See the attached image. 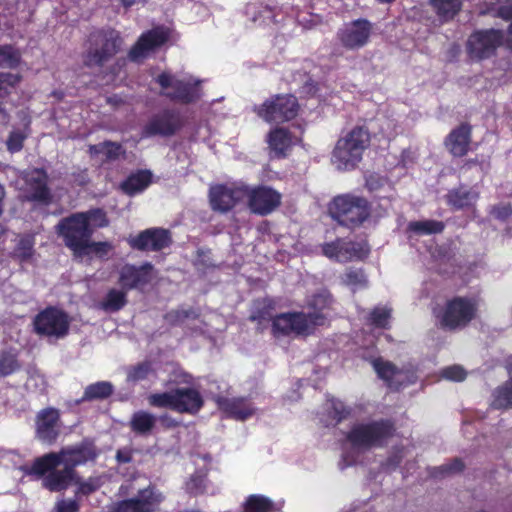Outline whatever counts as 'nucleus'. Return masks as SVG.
I'll list each match as a JSON object with an SVG mask.
<instances>
[{
    "label": "nucleus",
    "instance_id": "4468645a",
    "mask_svg": "<svg viewBox=\"0 0 512 512\" xmlns=\"http://www.w3.org/2000/svg\"><path fill=\"white\" fill-rule=\"evenodd\" d=\"M373 25L367 19H357L346 23L337 32V39L347 50H358L369 42Z\"/></svg>",
    "mask_w": 512,
    "mask_h": 512
},
{
    "label": "nucleus",
    "instance_id": "f257e3e1",
    "mask_svg": "<svg viewBox=\"0 0 512 512\" xmlns=\"http://www.w3.org/2000/svg\"><path fill=\"white\" fill-rule=\"evenodd\" d=\"M332 303L327 291L314 294L307 302L309 313H283L272 319V334L275 337L289 335H310L318 326L327 323L326 311Z\"/></svg>",
    "mask_w": 512,
    "mask_h": 512
},
{
    "label": "nucleus",
    "instance_id": "8fccbe9b",
    "mask_svg": "<svg viewBox=\"0 0 512 512\" xmlns=\"http://www.w3.org/2000/svg\"><path fill=\"white\" fill-rule=\"evenodd\" d=\"M328 409L331 410V417L336 422H340L350 414V410L341 401L336 399L329 400Z\"/></svg>",
    "mask_w": 512,
    "mask_h": 512
},
{
    "label": "nucleus",
    "instance_id": "bf43d9fd",
    "mask_svg": "<svg viewBox=\"0 0 512 512\" xmlns=\"http://www.w3.org/2000/svg\"><path fill=\"white\" fill-rule=\"evenodd\" d=\"M512 213V209L510 206H498L493 208V214L497 218H506Z\"/></svg>",
    "mask_w": 512,
    "mask_h": 512
},
{
    "label": "nucleus",
    "instance_id": "9b49d317",
    "mask_svg": "<svg viewBox=\"0 0 512 512\" xmlns=\"http://www.w3.org/2000/svg\"><path fill=\"white\" fill-rule=\"evenodd\" d=\"M157 82L163 90V95L182 103L194 102L201 96L197 87L199 80L183 82L168 73H162L157 77Z\"/></svg>",
    "mask_w": 512,
    "mask_h": 512
},
{
    "label": "nucleus",
    "instance_id": "338daca9",
    "mask_svg": "<svg viewBox=\"0 0 512 512\" xmlns=\"http://www.w3.org/2000/svg\"><path fill=\"white\" fill-rule=\"evenodd\" d=\"M6 97L5 91L0 90V100Z\"/></svg>",
    "mask_w": 512,
    "mask_h": 512
},
{
    "label": "nucleus",
    "instance_id": "ddd939ff",
    "mask_svg": "<svg viewBox=\"0 0 512 512\" xmlns=\"http://www.w3.org/2000/svg\"><path fill=\"white\" fill-rule=\"evenodd\" d=\"M181 114L174 110H164L153 115L142 129V137H169L183 126Z\"/></svg>",
    "mask_w": 512,
    "mask_h": 512
},
{
    "label": "nucleus",
    "instance_id": "864d4df0",
    "mask_svg": "<svg viewBox=\"0 0 512 512\" xmlns=\"http://www.w3.org/2000/svg\"><path fill=\"white\" fill-rule=\"evenodd\" d=\"M79 503L76 499H59L52 512H78Z\"/></svg>",
    "mask_w": 512,
    "mask_h": 512
},
{
    "label": "nucleus",
    "instance_id": "9d476101",
    "mask_svg": "<svg viewBox=\"0 0 512 512\" xmlns=\"http://www.w3.org/2000/svg\"><path fill=\"white\" fill-rule=\"evenodd\" d=\"M163 500V494L154 485H149L139 490L135 497L114 502L110 512H156Z\"/></svg>",
    "mask_w": 512,
    "mask_h": 512
},
{
    "label": "nucleus",
    "instance_id": "39448f33",
    "mask_svg": "<svg viewBox=\"0 0 512 512\" xmlns=\"http://www.w3.org/2000/svg\"><path fill=\"white\" fill-rule=\"evenodd\" d=\"M329 211L332 218L347 227L359 226L370 216L368 201L349 194L335 197Z\"/></svg>",
    "mask_w": 512,
    "mask_h": 512
},
{
    "label": "nucleus",
    "instance_id": "4c0bfd02",
    "mask_svg": "<svg viewBox=\"0 0 512 512\" xmlns=\"http://www.w3.org/2000/svg\"><path fill=\"white\" fill-rule=\"evenodd\" d=\"M492 406L496 409L512 407V381L508 380L495 390Z\"/></svg>",
    "mask_w": 512,
    "mask_h": 512
},
{
    "label": "nucleus",
    "instance_id": "f03ea898",
    "mask_svg": "<svg viewBox=\"0 0 512 512\" xmlns=\"http://www.w3.org/2000/svg\"><path fill=\"white\" fill-rule=\"evenodd\" d=\"M86 460L82 450L63 449L51 452L34 460L27 474L37 477L49 474L51 480H75L74 468Z\"/></svg>",
    "mask_w": 512,
    "mask_h": 512
},
{
    "label": "nucleus",
    "instance_id": "ea45409f",
    "mask_svg": "<svg viewBox=\"0 0 512 512\" xmlns=\"http://www.w3.org/2000/svg\"><path fill=\"white\" fill-rule=\"evenodd\" d=\"M463 469V462L460 459H454L449 463L433 468L432 476L435 478L457 477Z\"/></svg>",
    "mask_w": 512,
    "mask_h": 512
},
{
    "label": "nucleus",
    "instance_id": "e433bc0d",
    "mask_svg": "<svg viewBox=\"0 0 512 512\" xmlns=\"http://www.w3.org/2000/svg\"><path fill=\"white\" fill-rule=\"evenodd\" d=\"M444 223L436 220L413 221L408 224V229L419 235L441 233L444 230Z\"/></svg>",
    "mask_w": 512,
    "mask_h": 512
},
{
    "label": "nucleus",
    "instance_id": "a19ab883",
    "mask_svg": "<svg viewBox=\"0 0 512 512\" xmlns=\"http://www.w3.org/2000/svg\"><path fill=\"white\" fill-rule=\"evenodd\" d=\"M342 282L355 291L365 287L367 279L361 269H348L342 276Z\"/></svg>",
    "mask_w": 512,
    "mask_h": 512
},
{
    "label": "nucleus",
    "instance_id": "b1692460",
    "mask_svg": "<svg viewBox=\"0 0 512 512\" xmlns=\"http://www.w3.org/2000/svg\"><path fill=\"white\" fill-rule=\"evenodd\" d=\"M471 129L469 124L463 123L449 133L445 145L452 155L462 157L467 154L471 142Z\"/></svg>",
    "mask_w": 512,
    "mask_h": 512
},
{
    "label": "nucleus",
    "instance_id": "5701e85b",
    "mask_svg": "<svg viewBox=\"0 0 512 512\" xmlns=\"http://www.w3.org/2000/svg\"><path fill=\"white\" fill-rule=\"evenodd\" d=\"M28 198L44 204L50 203L52 196L47 187V174L41 169H33L26 175Z\"/></svg>",
    "mask_w": 512,
    "mask_h": 512
},
{
    "label": "nucleus",
    "instance_id": "0eeeda50",
    "mask_svg": "<svg viewBox=\"0 0 512 512\" xmlns=\"http://www.w3.org/2000/svg\"><path fill=\"white\" fill-rule=\"evenodd\" d=\"M89 42V48L84 55V63L89 67L104 65L117 54L121 46V38L115 30L93 33Z\"/></svg>",
    "mask_w": 512,
    "mask_h": 512
},
{
    "label": "nucleus",
    "instance_id": "423d86ee",
    "mask_svg": "<svg viewBox=\"0 0 512 512\" xmlns=\"http://www.w3.org/2000/svg\"><path fill=\"white\" fill-rule=\"evenodd\" d=\"M56 231L63 237L65 245L78 255L84 254L93 234L84 213H75L62 219L57 224Z\"/></svg>",
    "mask_w": 512,
    "mask_h": 512
},
{
    "label": "nucleus",
    "instance_id": "680f3d73",
    "mask_svg": "<svg viewBox=\"0 0 512 512\" xmlns=\"http://www.w3.org/2000/svg\"><path fill=\"white\" fill-rule=\"evenodd\" d=\"M507 369H508V373H509V376H510V381H512V356L509 357L508 361H507Z\"/></svg>",
    "mask_w": 512,
    "mask_h": 512
},
{
    "label": "nucleus",
    "instance_id": "a878e982",
    "mask_svg": "<svg viewBox=\"0 0 512 512\" xmlns=\"http://www.w3.org/2000/svg\"><path fill=\"white\" fill-rule=\"evenodd\" d=\"M88 152L92 158L99 159L101 162H111L125 158L126 153L121 144L112 141L90 145Z\"/></svg>",
    "mask_w": 512,
    "mask_h": 512
},
{
    "label": "nucleus",
    "instance_id": "2f4dec72",
    "mask_svg": "<svg viewBox=\"0 0 512 512\" xmlns=\"http://www.w3.org/2000/svg\"><path fill=\"white\" fill-rule=\"evenodd\" d=\"M114 387L112 383L108 381H100L88 385L85 388L84 394L81 398V402L103 400L112 395Z\"/></svg>",
    "mask_w": 512,
    "mask_h": 512
},
{
    "label": "nucleus",
    "instance_id": "f704fd0d",
    "mask_svg": "<svg viewBox=\"0 0 512 512\" xmlns=\"http://www.w3.org/2000/svg\"><path fill=\"white\" fill-rule=\"evenodd\" d=\"M373 366L378 376L388 382L389 386H395L399 382L402 372L392 363L377 359L373 361Z\"/></svg>",
    "mask_w": 512,
    "mask_h": 512
},
{
    "label": "nucleus",
    "instance_id": "37998d69",
    "mask_svg": "<svg viewBox=\"0 0 512 512\" xmlns=\"http://www.w3.org/2000/svg\"><path fill=\"white\" fill-rule=\"evenodd\" d=\"M199 313L192 308L189 309H176L168 312L165 315V320L171 325H180L187 319H197Z\"/></svg>",
    "mask_w": 512,
    "mask_h": 512
},
{
    "label": "nucleus",
    "instance_id": "052dcab7",
    "mask_svg": "<svg viewBox=\"0 0 512 512\" xmlns=\"http://www.w3.org/2000/svg\"><path fill=\"white\" fill-rule=\"evenodd\" d=\"M116 458L118 462L127 463L131 460V453L128 450H119Z\"/></svg>",
    "mask_w": 512,
    "mask_h": 512
},
{
    "label": "nucleus",
    "instance_id": "5fc2aeb1",
    "mask_svg": "<svg viewBox=\"0 0 512 512\" xmlns=\"http://www.w3.org/2000/svg\"><path fill=\"white\" fill-rule=\"evenodd\" d=\"M24 139H25V135L22 132H20V131L11 132L6 141L7 149L10 152L20 151L23 147Z\"/></svg>",
    "mask_w": 512,
    "mask_h": 512
},
{
    "label": "nucleus",
    "instance_id": "c85d7f7f",
    "mask_svg": "<svg viewBox=\"0 0 512 512\" xmlns=\"http://www.w3.org/2000/svg\"><path fill=\"white\" fill-rule=\"evenodd\" d=\"M433 11L441 22L452 20L461 10V0H429Z\"/></svg>",
    "mask_w": 512,
    "mask_h": 512
},
{
    "label": "nucleus",
    "instance_id": "6e6d98bb",
    "mask_svg": "<svg viewBox=\"0 0 512 512\" xmlns=\"http://www.w3.org/2000/svg\"><path fill=\"white\" fill-rule=\"evenodd\" d=\"M113 249V245L110 242H91L87 245V249L84 253L92 252L98 256H105Z\"/></svg>",
    "mask_w": 512,
    "mask_h": 512
},
{
    "label": "nucleus",
    "instance_id": "cd10ccee",
    "mask_svg": "<svg viewBox=\"0 0 512 512\" xmlns=\"http://www.w3.org/2000/svg\"><path fill=\"white\" fill-rule=\"evenodd\" d=\"M268 143L270 149L275 153L277 157H283L286 155L287 150L291 148L295 141L287 130L283 128H277L270 132Z\"/></svg>",
    "mask_w": 512,
    "mask_h": 512
},
{
    "label": "nucleus",
    "instance_id": "412c9836",
    "mask_svg": "<svg viewBox=\"0 0 512 512\" xmlns=\"http://www.w3.org/2000/svg\"><path fill=\"white\" fill-rule=\"evenodd\" d=\"M153 279V265L145 263L139 267L126 264L119 272V284L124 290L141 289Z\"/></svg>",
    "mask_w": 512,
    "mask_h": 512
},
{
    "label": "nucleus",
    "instance_id": "a211bd4d",
    "mask_svg": "<svg viewBox=\"0 0 512 512\" xmlns=\"http://www.w3.org/2000/svg\"><path fill=\"white\" fill-rule=\"evenodd\" d=\"M245 197L248 198V207L251 212L262 216L270 214L281 203L280 193L266 186L248 188Z\"/></svg>",
    "mask_w": 512,
    "mask_h": 512
},
{
    "label": "nucleus",
    "instance_id": "aec40b11",
    "mask_svg": "<svg viewBox=\"0 0 512 512\" xmlns=\"http://www.w3.org/2000/svg\"><path fill=\"white\" fill-rule=\"evenodd\" d=\"M128 243L133 249L140 251H159L170 245L171 235L166 229L150 228L129 238Z\"/></svg>",
    "mask_w": 512,
    "mask_h": 512
},
{
    "label": "nucleus",
    "instance_id": "e2e57ef3",
    "mask_svg": "<svg viewBox=\"0 0 512 512\" xmlns=\"http://www.w3.org/2000/svg\"><path fill=\"white\" fill-rule=\"evenodd\" d=\"M122 3L125 7H131L136 3V0H122Z\"/></svg>",
    "mask_w": 512,
    "mask_h": 512
},
{
    "label": "nucleus",
    "instance_id": "0e129e2a",
    "mask_svg": "<svg viewBox=\"0 0 512 512\" xmlns=\"http://www.w3.org/2000/svg\"><path fill=\"white\" fill-rule=\"evenodd\" d=\"M343 460L346 463V466L351 465L352 463L355 462L354 457H351L350 459H347V456H344Z\"/></svg>",
    "mask_w": 512,
    "mask_h": 512
},
{
    "label": "nucleus",
    "instance_id": "4d7b16f0",
    "mask_svg": "<svg viewBox=\"0 0 512 512\" xmlns=\"http://www.w3.org/2000/svg\"><path fill=\"white\" fill-rule=\"evenodd\" d=\"M77 484H80L78 487L76 493L81 492L83 494H88L90 492H93L94 490H97L100 488V482H76Z\"/></svg>",
    "mask_w": 512,
    "mask_h": 512
},
{
    "label": "nucleus",
    "instance_id": "3c124183",
    "mask_svg": "<svg viewBox=\"0 0 512 512\" xmlns=\"http://www.w3.org/2000/svg\"><path fill=\"white\" fill-rule=\"evenodd\" d=\"M466 371L459 365L446 367L442 370L441 376L451 381H463L466 378Z\"/></svg>",
    "mask_w": 512,
    "mask_h": 512
},
{
    "label": "nucleus",
    "instance_id": "2eb2a0df",
    "mask_svg": "<svg viewBox=\"0 0 512 512\" xmlns=\"http://www.w3.org/2000/svg\"><path fill=\"white\" fill-rule=\"evenodd\" d=\"M298 112V103L293 95L277 96L266 101L259 109L258 115L267 122H283L294 118Z\"/></svg>",
    "mask_w": 512,
    "mask_h": 512
},
{
    "label": "nucleus",
    "instance_id": "4be33fe9",
    "mask_svg": "<svg viewBox=\"0 0 512 512\" xmlns=\"http://www.w3.org/2000/svg\"><path fill=\"white\" fill-rule=\"evenodd\" d=\"M60 414L57 409L46 408L36 417V435L42 442L52 444L59 435Z\"/></svg>",
    "mask_w": 512,
    "mask_h": 512
},
{
    "label": "nucleus",
    "instance_id": "6ab92c4d",
    "mask_svg": "<svg viewBox=\"0 0 512 512\" xmlns=\"http://www.w3.org/2000/svg\"><path fill=\"white\" fill-rule=\"evenodd\" d=\"M248 192L247 186L217 185L211 187L209 197L213 210L227 212L243 199Z\"/></svg>",
    "mask_w": 512,
    "mask_h": 512
},
{
    "label": "nucleus",
    "instance_id": "c9c22d12",
    "mask_svg": "<svg viewBox=\"0 0 512 512\" xmlns=\"http://www.w3.org/2000/svg\"><path fill=\"white\" fill-rule=\"evenodd\" d=\"M149 183L150 174L147 172H139L131 175L126 181H124L121 188L125 193L133 195L144 190Z\"/></svg>",
    "mask_w": 512,
    "mask_h": 512
},
{
    "label": "nucleus",
    "instance_id": "79ce46f5",
    "mask_svg": "<svg viewBox=\"0 0 512 512\" xmlns=\"http://www.w3.org/2000/svg\"><path fill=\"white\" fill-rule=\"evenodd\" d=\"M126 304V290L111 289L103 303V307L109 311H118Z\"/></svg>",
    "mask_w": 512,
    "mask_h": 512
},
{
    "label": "nucleus",
    "instance_id": "dca6fc26",
    "mask_svg": "<svg viewBox=\"0 0 512 512\" xmlns=\"http://www.w3.org/2000/svg\"><path fill=\"white\" fill-rule=\"evenodd\" d=\"M369 251V246L365 241L353 242L337 239L322 245L323 255L338 262L363 259L369 254Z\"/></svg>",
    "mask_w": 512,
    "mask_h": 512
},
{
    "label": "nucleus",
    "instance_id": "7c9ffc66",
    "mask_svg": "<svg viewBox=\"0 0 512 512\" xmlns=\"http://www.w3.org/2000/svg\"><path fill=\"white\" fill-rule=\"evenodd\" d=\"M156 421L155 415L146 411H138L132 415L130 427L138 434H149L155 427Z\"/></svg>",
    "mask_w": 512,
    "mask_h": 512
},
{
    "label": "nucleus",
    "instance_id": "20e7f679",
    "mask_svg": "<svg viewBox=\"0 0 512 512\" xmlns=\"http://www.w3.org/2000/svg\"><path fill=\"white\" fill-rule=\"evenodd\" d=\"M395 429L388 420L372 421L353 426L347 441L357 452L382 447L393 436Z\"/></svg>",
    "mask_w": 512,
    "mask_h": 512
},
{
    "label": "nucleus",
    "instance_id": "49530a36",
    "mask_svg": "<svg viewBox=\"0 0 512 512\" xmlns=\"http://www.w3.org/2000/svg\"><path fill=\"white\" fill-rule=\"evenodd\" d=\"M391 317V309L387 307H376L370 314V322L379 328H387Z\"/></svg>",
    "mask_w": 512,
    "mask_h": 512
},
{
    "label": "nucleus",
    "instance_id": "393cba45",
    "mask_svg": "<svg viewBox=\"0 0 512 512\" xmlns=\"http://www.w3.org/2000/svg\"><path fill=\"white\" fill-rule=\"evenodd\" d=\"M219 408L236 420H245L254 414L255 409L244 398H220Z\"/></svg>",
    "mask_w": 512,
    "mask_h": 512
},
{
    "label": "nucleus",
    "instance_id": "6e6552de",
    "mask_svg": "<svg viewBox=\"0 0 512 512\" xmlns=\"http://www.w3.org/2000/svg\"><path fill=\"white\" fill-rule=\"evenodd\" d=\"M475 300L465 297H454L448 300L443 310L437 314L440 326L448 330L466 327L477 314Z\"/></svg>",
    "mask_w": 512,
    "mask_h": 512
},
{
    "label": "nucleus",
    "instance_id": "c03bdc74",
    "mask_svg": "<svg viewBox=\"0 0 512 512\" xmlns=\"http://www.w3.org/2000/svg\"><path fill=\"white\" fill-rule=\"evenodd\" d=\"M20 62V54L10 45H0V67L14 68Z\"/></svg>",
    "mask_w": 512,
    "mask_h": 512
},
{
    "label": "nucleus",
    "instance_id": "473e14b6",
    "mask_svg": "<svg viewBox=\"0 0 512 512\" xmlns=\"http://www.w3.org/2000/svg\"><path fill=\"white\" fill-rule=\"evenodd\" d=\"M447 202L456 209L468 207L476 202L478 194L463 188L455 189L447 194Z\"/></svg>",
    "mask_w": 512,
    "mask_h": 512
},
{
    "label": "nucleus",
    "instance_id": "603ef678",
    "mask_svg": "<svg viewBox=\"0 0 512 512\" xmlns=\"http://www.w3.org/2000/svg\"><path fill=\"white\" fill-rule=\"evenodd\" d=\"M21 81V76L14 73H0V90L5 91L6 96L9 89L15 87Z\"/></svg>",
    "mask_w": 512,
    "mask_h": 512
},
{
    "label": "nucleus",
    "instance_id": "09e8293b",
    "mask_svg": "<svg viewBox=\"0 0 512 512\" xmlns=\"http://www.w3.org/2000/svg\"><path fill=\"white\" fill-rule=\"evenodd\" d=\"M151 366L149 363H140L129 369L127 379L128 381L137 382L144 380L151 373Z\"/></svg>",
    "mask_w": 512,
    "mask_h": 512
},
{
    "label": "nucleus",
    "instance_id": "774afa93",
    "mask_svg": "<svg viewBox=\"0 0 512 512\" xmlns=\"http://www.w3.org/2000/svg\"><path fill=\"white\" fill-rule=\"evenodd\" d=\"M250 319H251L252 321H256V320H258V319H259V316H257V315H252V316L250 317Z\"/></svg>",
    "mask_w": 512,
    "mask_h": 512
},
{
    "label": "nucleus",
    "instance_id": "f3484780",
    "mask_svg": "<svg viewBox=\"0 0 512 512\" xmlns=\"http://www.w3.org/2000/svg\"><path fill=\"white\" fill-rule=\"evenodd\" d=\"M170 37V30L159 26L143 33L129 52L132 61L139 62L161 47Z\"/></svg>",
    "mask_w": 512,
    "mask_h": 512
},
{
    "label": "nucleus",
    "instance_id": "7ed1b4c3",
    "mask_svg": "<svg viewBox=\"0 0 512 512\" xmlns=\"http://www.w3.org/2000/svg\"><path fill=\"white\" fill-rule=\"evenodd\" d=\"M369 130L356 126L338 139L332 153V163L338 170H352L363 158L365 150L370 146Z\"/></svg>",
    "mask_w": 512,
    "mask_h": 512
},
{
    "label": "nucleus",
    "instance_id": "13d9d810",
    "mask_svg": "<svg viewBox=\"0 0 512 512\" xmlns=\"http://www.w3.org/2000/svg\"><path fill=\"white\" fill-rule=\"evenodd\" d=\"M70 483L71 482H42V485L49 491L58 492L67 489Z\"/></svg>",
    "mask_w": 512,
    "mask_h": 512
},
{
    "label": "nucleus",
    "instance_id": "bb28decb",
    "mask_svg": "<svg viewBox=\"0 0 512 512\" xmlns=\"http://www.w3.org/2000/svg\"><path fill=\"white\" fill-rule=\"evenodd\" d=\"M178 399L176 401V411L195 413L203 405V399L198 391L191 388L177 389Z\"/></svg>",
    "mask_w": 512,
    "mask_h": 512
},
{
    "label": "nucleus",
    "instance_id": "f8f14e48",
    "mask_svg": "<svg viewBox=\"0 0 512 512\" xmlns=\"http://www.w3.org/2000/svg\"><path fill=\"white\" fill-rule=\"evenodd\" d=\"M504 43V35L500 30H481L470 35L467 50L471 58L483 59L493 55Z\"/></svg>",
    "mask_w": 512,
    "mask_h": 512
},
{
    "label": "nucleus",
    "instance_id": "72a5a7b5",
    "mask_svg": "<svg viewBox=\"0 0 512 512\" xmlns=\"http://www.w3.org/2000/svg\"><path fill=\"white\" fill-rule=\"evenodd\" d=\"M34 254V238L32 236H24L19 239L12 256L20 263H31Z\"/></svg>",
    "mask_w": 512,
    "mask_h": 512
},
{
    "label": "nucleus",
    "instance_id": "58836bf2",
    "mask_svg": "<svg viewBox=\"0 0 512 512\" xmlns=\"http://www.w3.org/2000/svg\"><path fill=\"white\" fill-rule=\"evenodd\" d=\"M177 389L171 392L155 393L148 397L151 406L159 408H170L176 411Z\"/></svg>",
    "mask_w": 512,
    "mask_h": 512
},
{
    "label": "nucleus",
    "instance_id": "1a4fd4ad",
    "mask_svg": "<svg viewBox=\"0 0 512 512\" xmlns=\"http://www.w3.org/2000/svg\"><path fill=\"white\" fill-rule=\"evenodd\" d=\"M71 319L66 312L56 307H47L33 321L35 332L47 338H64L70 328Z\"/></svg>",
    "mask_w": 512,
    "mask_h": 512
},
{
    "label": "nucleus",
    "instance_id": "a18cd8bd",
    "mask_svg": "<svg viewBox=\"0 0 512 512\" xmlns=\"http://www.w3.org/2000/svg\"><path fill=\"white\" fill-rule=\"evenodd\" d=\"M19 369L16 355L9 352L0 353V377H5Z\"/></svg>",
    "mask_w": 512,
    "mask_h": 512
},
{
    "label": "nucleus",
    "instance_id": "c756f323",
    "mask_svg": "<svg viewBox=\"0 0 512 512\" xmlns=\"http://www.w3.org/2000/svg\"><path fill=\"white\" fill-rule=\"evenodd\" d=\"M244 512H277L275 503L260 494L249 495L243 503Z\"/></svg>",
    "mask_w": 512,
    "mask_h": 512
},
{
    "label": "nucleus",
    "instance_id": "de8ad7c7",
    "mask_svg": "<svg viewBox=\"0 0 512 512\" xmlns=\"http://www.w3.org/2000/svg\"><path fill=\"white\" fill-rule=\"evenodd\" d=\"M90 228L106 227L109 224L106 213L101 209L83 212Z\"/></svg>",
    "mask_w": 512,
    "mask_h": 512
},
{
    "label": "nucleus",
    "instance_id": "69168bd1",
    "mask_svg": "<svg viewBox=\"0 0 512 512\" xmlns=\"http://www.w3.org/2000/svg\"><path fill=\"white\" fill-rule=\"evenodd\" d=\"M162 420L163 421H167V425L168 426H175L176 425L172 420H170V419H168L166 417H163Z\"/></svg>",
    "mask_w": 512,
    "mask_h": 512
}]
</instances>
